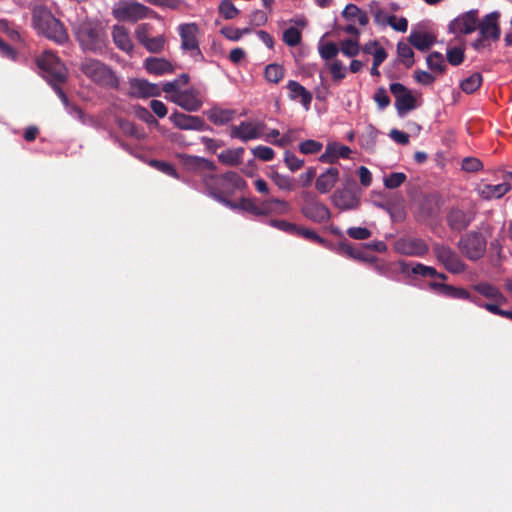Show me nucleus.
Segmentation results:
<instances>
[{
    "instance_id": "9",
    "label": "nucleus",
    "mask_w": 512,
    "mask_h": 512,
    "mask_svg": "<svg viewBox=\"0 0 512 512\" xmlns=\"http://www.w3.org/2000/svg\"><path fill=\"white\" fill-rule=\"evenodd\" d=\"M178 33L181 39V49L189 52L192 57H200L198 25L195 23L181 24L178 26Z\"/></svg>"
},
{
    "instance_id": "30",
    "label": "nucleus",
    "mask_w": 512,
    "mask_h": 512,
    "mask_svg": "<svg viewBox=\"0 0 512 512\" xmlns=\"http://www.w3.org/2000/svg\"><path fill=\"white\" fill-rule=\"evenodd\" d=\"M433 287L441 288L443 290V292L445 293V295H447L448 297L469 300V301L475 303L479 307H480V305H482L481 302L479 301V299L472 297L471 294L466 289L458 288V287H454V286H450V285H445V284H433Z\"/></svg>"
},
{
    "instance_id": "41",
    "label": "nucleus",
    "mask_w": 512,
    "mask_h": 512,
    "mask_svg": "<svg viewBox=\"0 0 512 512\" xmlns=\"http://www.w3.org/2000/svg\"><path fill=\"white\" fill-rule=\"evenodd\" d=\"M322 148L323 145L321 142L312 139L305 140L299 144L300 152L305 155L316 154L320 152Z\"/></svg>"
},
{
    "instance_id": "63",
    "label": "nucleus",
    "mask_w": 512,
    "mask_h": 512,
    "mask_svg": "<svg viewBox=\"0 0 512 512\" xmlns=\"http://www.w3.org/2000/svg\"><path fill=\"white\" fill-rule=\"evenodd\" d=\"M295 231L299 235L303 236L306 239H309V240H312V241H315V242H318V243H323L324 242L323 238H321L315 231H313L311 229L297 228L296 227Z\"/></svg>"
},
{
    "instance_id": "45",
    "label": "nucleus",
    "mask_w": 512,
    "mask_h": 512,
    "mask_svg": "<svg viewBox=\"0 0 512 512\" xmlns=\"http://www.w3.org/2000/svg\"><path fill=\"white\" fill-rule=\"evenodd\" d=\"M284 162L287 168L292 172H295L304 166V160L299 159L296 155L289 151H286L284 154Z\"/></svg>"
},
{
    "instance_id": "24",
    "label": "nucleus",
    "mask_w": 512,
    "mask_h": 512,
    "mask_svg": "<svg viewBox=\"0 0 512 512\" xmlns=\"http://www.w3.org/2000/svg\"><path fill=\"white\" fill-rule=\"evenodd\" d=\"M288 96L293 101H299L305 109H308L311 101L312 94L300 83L294 80H290L287 83Z\"/></svg>"
},
{
    "instance_id": "23",
    "label": "nucleus",
    "mask_w": 512,
    "mask_h": 512,
    "mask_svg": "<svg viewBox=\"0 0 512 512\" xmlns=\"http://www.w3.org/2000/svg\"><path fill=\"white\" fill-rule=\"evenodd\" d=\"M351 154V149L348 146L331 143L326 147L325 152L319 157L323 163L334 164L339 158H348Z\"/></svg>"
},
{
    "instance_id": "40",
    "label": "nucleus",
    "mask_w": 512,
    "mask_h": 512,
    "mask_svg": "<svg viewBox=\"0 0 512 512\" xmlns=\"http://www.w3.org/2000/svg\"><path fill=\"white\" fill-rule=\"evenodd\" d=\"M426 61L428 67L433 71L442 73L445 69V61L441 53L433 52L429 54Z\"/></svg>"
},
{
    "instance_id": "49",
    "label": "nucleus",
    "mask_w": 512,
    "mask_h": 512,
    "mask_svg": "<svg viewBox=\"0 0 512 512\" xmlns=\"http://www.w3.org/2000/svg\"><path fill=\"white\" fill-rule=\"evenodd\" d=\"M329 70L336 81H341L346 76V68L340 61H333L329 64Z\"/></svg>"
},
{
    "instance_id": "31",
    "label": "nucleus",
    "mask_w": 512,
    "mask_h": 512,
    "mask_svg": "<svg viewBox=\"0 0 512 512\" xmlns=\"http://www.w3.org/2000/svg\"><path fill=\"white\" fill-rule=\"evenodd\" d=\"M342 16L348 21L359 23L361 26H366L369 22L367 13L355 4L346 5L342 11Z\"/></svg>"
},
{
    "instance_id": "39",
    "label": "nucleus",
    "mask_w": 512,
    "mask_h": 512,
    "mask_svg": "<svg viewBox=\"0 0 512 512\" xmlns=\"http://www.w3.org/2000/svg\"><path fill=\"white\" fill-rule=\"evenodd\" d=\"M318 52L323 59L330 60L337 56L339 48L333 42L320 41L318 44Z\"/></svg>"
},
{
    "instance_id": "4",
    "label": "nucleus",
    "mask_w": 512,
    "mask_h": 512,
    "mask_svg": "<svg viewBox=\"0 0 512 512\" xmlns=\"http://www.w3.org/2000/svg\"><path fill=\"white\" fill-rule=\"evenodd\" d=\"M113 16L118 21L136 22L138 20L155 17V13L141 3L129 0H120L112 9Z\"/></svg>"
},
{
    "instance_id": "50",
    "label": "nucleus",
    "mask_w": 512,
    "mask_h": 512,
    "mask_svg": "<svg viewBox=\"0 0 512 512\" xmlns=\"http://www.w3.org/2000/svg\"><path fill=\"white\" fill-rule=\"evenodd\" d=\"M464 51L460 47H453L447 51V60L451 65L457 66L463 62Z\"/></svg>"
},
{
    "instance_id": "56",
    "label": "nucleus",
    "mask_w": 512,
    "mask_h": 512,
    "mask_svg": "<svg viewBox=\"0 0 512 512\" xmlns=\"http://www.w3.org/2000/svg\"><path fill=\"white\" fill-rule=\"evenodd\" d=\"M412 273H414L416 275H421L424 277H434V276L438 275V272L436 271L435 268L426 266V265H423L420 263L416 264L412 268Z\"/></svg>"
},
{
    "instance_id": "15",
    "label": "nucleus",
    "mask_w": 512,
    "mask_h": 512,
    "mask_svg": "<svg viewBox=\"0 0 512 512\" xmlns=\"http://www.w3.org/2000/svg\"><path fill=\"white\" fill-rule=\"evenodd\" d=\"M499 13L493 12L478 24L481 39L477 42L476 46L484 45L487 40H498L500 37V27L498 25Z\"/></svg>"
},
{
    "instance_id": "48",
    "label": "nucleus",
    "mask_w": 512,
    "mask_h": 512,
    "mask_svg": "<svg viewBox=\"0 0 512 512\" xmlns=\"http://www.w3.org/2000/svg\"><path fill=\"white\" fill-rule=\"evenodd\" d=\"M406 180V175L401 172L392 173L390 176L384 179V185L386 188L395 189L402 185Z\"/></svg>"
},
{
    "instance_id": "11",
    "label": "nucleus",
    "mask_w": 512,
    "mask_h": 512,
    "mask_svg": "<svg viewBox=\"0 0 512 512\" xmlns=\"http://www.w3.org/2000/svg\"><path fill=\"white\" fill-rule=\"evenodd\" d=\"M390 91L395 97V106L400 116L416 108V98L412 92L401 83H392Z\"/></svg>"
},
{
    "instance_id": "59",
    "label": "nucleus",
    "mask_w": 512,
    "mask_h": 512,
    "mask_svg": "<svg viewBox=\"0 0 512 512\" xmlns=\"http://www.w3.org/2000/svg\"><path fill=\"white\" fill-rule=\"evenodd\" d=\"M480 307L484 308L490 313L512 320V311L502 310L497 304H483L480 305Z\"/></svg>"
},
{
    "instance_id": "21",
    "label": "nucleus",
    "mask_w": 512,
    "mask_h": 512,
    "mask_svg": "<svg viewBox=\"0 0 512 512\" xmlns=\"http://www.w3.org/2000/svg\"><path fill=\"white\" fill-rule=\"evenodd\" d=\"M339 180V170L330 167L321 173L315 180V188L321 194L330 192Z\"/></svg>"
},
{
    "instance_id": "32",
    "label": "nucleus",
    "mask_w": 512,
    "mask_h": 512,
    "mask_svg": "<svg viewBox=\"0 0 512 512\" xmlns=\"http://www.w3.org/2000/svg\"><path fill=\"white\" fill-rule=\"evenodd\" d=\"M368 11L372 15L376 25L380 27L388 26L391 14H389L377 1H371L368 4Z\"/></svg>"
},
{
    "instance_id": "34",
    "label": "nucleus",
    "mask_w": 512,
    "mask_h": 512,
    "mask_svg": "<svg viewBox=\"0 0 512 512\" xmlns=\"http://www.w3.org/2000/svg\"><path fill=\"white\" fill-rule=\"evenodd\" d=\"M269 176L279 190L291 192L295 189V181L290 176L281 174L277 171L271 172Z\"/></svg>"
},
{
    "instance_id": "55",
    "label": "nucleus",
    "mask_w": 512,
    "mask_h": 512,
    "mask_svg": "<svg viewBox=\"0 0 512 512\" xmlns=\"http://www.w3.org/2000/svg\"><path fill=\"white\" fill-rule=\"evenodd\" d=\"M151 28V25L146 23L140 24L136 27L135 36L142 45L150 38L149 35Z\"/></svg>"
},
{
    "instance_id": "18",
    "label": "nucleus",
    "mask_w": 512,
    "mask_h": 512,
    "mask_svg": "<svg viewBox=\"0 0 512 512\" xmlns=\"http://www.w3.org/2000/svg\"><path fill=\"white\" fill-rule=\"evenodd\" d=\"M331 201L341 210H354L360 205L359 196L349 190H336L331 196Z\"/></svg>"
},
{
    "instance_id": "13",
    "label": "nucleus",
    "mask_w": 512,
    "mask_h": 512,
    "mask_svg": "<svg viewBox=\"0 0 512 512\" xmlns=\"http://www.w3.org/2000/svg\"><path fill=\"white\" fill-rule=\"evenodd\" d=\"M434 253L437 260L451 273L458 274L465 270V264L459 256L449 247L444 245H435Z\"/></svg>"
},
{
    "instance_id": "54",
    "label": "nucleus",
    "mask_w": 512,
    "mask_h": 512,
    "mask_svg": "<svg viewBox=\"0 0 512 512\" xmlns=\"http://www.w3.org/2000/svg\"><path fill=\"white\" fill-rule=\"evenodd\" d=\"M248 29H238L233 27H224L221 30V33L229 40L231 41H238L243 34L247 33Z\"/></svg>"
},
{
    "instance_id": "1",
    "label": "nucleus",
    "mask_w": 512,
    "mask_h": 512,
    "mask_svg": "<svg viewBox=\"0 0 512 512\" xmlns=\"http://www.w3.org/2000/svg\"><path fill=\"white\" fill-rule=\"evenodd\" d=\"M187 165L200 173L205 192L215 200L234 208L235 205L227 200V196L246 186L245 181L235 172L216 175V166L212 161L200 157H189Z\"/></svg>"
},
{
    "instance_id": "17",
    "label": "nucleus",
    "mask_w": 512,
    "mask_h": 512,
    "mask_svg": "<svg viewBox=\"0 0 512 512\" xmlns=\"http://www.w3.org/2000/svg\"><path fill=\"white\" fill-rule=\"evenodd\" d=\"M170 121L182 130L201 131L205 127V122L198 116L187 115L180 112H174L169 117Z\"/></svg>"
},
{
    "instance_id": "25",
    "label": "nucleus",
    "mask_w": 512,
    "mask_h": 512,
    "mask_svg": "<svg viewBox=\"0 0 512 512\" xmlns=\"http://www.w3.org/2000/svg\"><path fill=\"white\" fill-rule=\"evenodd\" d=\"M473 217L470 213L465 212L458 208L450 210L447 216V222L449 227L455 231H462L468 227Z\"/></svg>"
},
{
    "instance_id": "36",
    "label": "nucleus",
    "mask_w": 512,
    "mask_h": 512,
    "mask_svg": "<svg viewBox=\"0 0 512 512\" xmlns=\"http://www.w3.org/2000/svg\"><path fill=\"white\" fill-rule=\"evenodd\" d=\"M264 75L268 82L276 84L284 78L285 70L281 65L269 64L265 67Z\"/></svg>"
},
{
    "instance_id": "33",
    "label": "nucleus",
    "mask_w": 512,
    "mask_h": 512,
    "mask_svg": "<svg viewBox=\"0 0 512 512\" xmlns=\"http://www.w3.org/2000/svg\"><path fill=\"white\" fill-rule=\"evenodd\" d=\"M243 154V148L227 149L218 155V159L225 165L237 166L242 162Z\"/></svg>"
},
{
    "instance_id": "53",
    "label": "nucleus",
    "mask_w": 512,
    "mask_h": 512,
    "mask_svg": "<svg viewBox=\"0 0 512 512\" xmlns=\"http://www.w3.org/2000/svg\"><path fill=\"white\" fill-rule=\"evenodd\" d=\"M390 22H388V26L398 32H406L408 29V21L404 17H397L395 15H391Z\"/></svg>"
},
{
    "instance_id": "26",
    "label": "nucleus",
    "mask_w": 512,
    "mask_h": 512,
    "mask_svg": "<svg viewBox=\"0 0 512 512\" xmlns=\"http://www.w3.org/2000/svg\"><path fill=\"white\" fill-rule=\"evenodd\" d=\"M289 211V203L283 199L272 197L262 201V216L283 215Z\"/></svg>"
},
{
    "instance_id": "44",
    "label": "nucleus",
    "mask_w": 512,
    "mask_h": 512,
    "mask_svg": "<svg viewBox=\"0 0 512 512\" xmlns=\"http://www.w3.org/2000/svg\"><path fill=\"white\" fill-rule=\"evenodd\" d=\"M301 38V32L295 27H290L283 33V41L291 47L297 46Z\"/></svg>"
},
{
    "instance_id": "8",
    "label": "nucleus",
    "mask_w": 512,
    "mask_h": 512,
    "mask_svg": "<svg viewBox=\"0 0 512 512\" xmlns=\"http://www.w3.org/2000/svg\"><path fill=\"white\" fill-rule=\"evenodd\" d=\"M458 248L470 260H477L485 253L486 241L480 233L471 232L460 239Z\"/></svg>"
},
{
    "instance_id": "12",
    "label": "nucleus",
    "mask_w": 512,
    "mask_h": 512,
    "mask_svg": "<svg viewBox=\"0 0 512 512\" xmlns=\"http://www.w3.org/2000/svg\"><path fill=\"white\" fill-rule=\"evenodd\" d=\"M265 124L260 121H242L239 125L230 128V136L243 142L257 139L262 136Z\"/></svg>"
},
{
    "instance_id": "2",
    "label": "nucleus",
    "mask_w": 512,
    "mask_h": 512,
    "mask_svg": "<svg viewBox=\"0 0 512 512\" xmlns=\"http://www.w3.org/2000/svg\"><path fill=\"white\" fill-rule=\"evenodd\" d=\"M33 24L39 33L57 43H63L68 39L63 24L42 6L33 10Z\"/></svg>"
},
{
    "instance_id": "47",
    "label": "nucleus",
    "mask_w": 512,
    "mask_h": 512,
    "mask_svg": "<svg viewBox=\"0 0 512 512\" xmlns=\"http://www.w3.org/2000/svg\"><path fill=\"white\" fill-rule=\"evenodd\" d=\"M359 43L357 40L348 39L341 42V51L348 57L356 56L359 53Z\"/></svg>"
},
{
    "instance_id": "6",
    "label": "nucleus",
    "mask_w": 512,
    "mask_h": 512,
    "mask_svg": "<svg viewBox=\"0 0 512 512\" xmlns=\"http://www.w3.org/2000/svg\"><path fill=\"white\" fill-rule=\"evenodd\" d=\"M76 35L84 49L93 52L104 48V39L100 27L93 22H83L76 29Z\"/></svg>"
},
{
    "instance_id": "62",
    "label": "nucleus",
    "mask_w": 512,
    "mask_h": 512,
    "mask_svg": "<svg viewBox=\"0 0 512 512\" xmlns=\"http://www.w3.org/2000/svg\"><path fill=\"white\" fill-rule=\"evenodd\" d=\"M358 175L360 183L364 187H369L372 183V174L369 169L365 166H360L358 169Z\"/></svg>"
},
{
    "instance_id": "29",
    "label": "nucleus",
    "mask_w": 512,
    "mask_h": 512,
    "mask_svg": "<svg viewBox=\"0 0 512 512\" xmlns=\"http://www.w3.org/2000/svg\"><path fill=\"white\" fill-rule=\"evenodd\" d=\"M146 70L155 75H163L174 71L173 65L164 58L151 57L145 60Z\"/></svg>"
},
{
    "instance_id": "52",
    "label": "nucleus",
    "mask_w": 512,
    "mask_h": 512,
    "mask_svg": "<svg viewBox=\"0 0 512 512\" xmlns=\"http://www.w3.org/2000/svg\"><path fill=\"white\" fill-rule=\"evenodd\" d=\"M255 157L262 161H270L274 158V151L267 146H257L252 150Z\"/></svg>"
},
{
    "instance_id": "35",
    "label": "nucleus",
    "mask_w": 512,
    "mask_h": 512,
    "mask_svg": "<svg viewBox=\"0 0 512 512\" xmlns=\"http://www.w3.org/2000/svg\"><path fill=\"white\" fill-rule=\"evenodd\" d=\"M235 116V111L231 109L214 108L209 113V119L216 125H223L231 120Z\"/></svg>"
},
{
    "instance_id": "61",
    "label": "nucleus",
    "mask_w": 512,
    "mask_h": 512,
    "mask_svg": "<svg viewBox=\"0 0 512 512\" xmlns=\"http://www.w3.org/2000/svg\"><path fill=\"white\" fill-rule=\"evenodd\" d=\"M244 208L255 216H262V202L249 199L245 201Z\"/></svg>"
},
{
    "instance_id": "16",
    "label": "nucleus",
    "mask_w": 512,
    "mask_h": 512,
    "mask_svg": "<svg viewBox=\"0 0 512 512\" xmlns=\"http://www.w3.org/2000/svg\"><path fill=\"white\" fill-rule=\"evenodd\" d=\"M129 93L136 98H148L160 96L161 88L144 79L133 78L129 81Z\"/></svg>"
},
{
    "instance_id": "3",
    "label": "nucleus",
    "mask_w": 512,
    "mask_h": 512,
    "mask_svg": "<svg viewBox=\"0 0 512 512\" xmlns=\"http://www.w3.org/2000/svg\"><path fill=\"white\" fill-rule=\"evenodd\" d=\"M80 70L94 83L109 88H117L119 80L115 73L104 63L96 59H85Z\"/></svg>"
},
{
    "instance_id": "51",
    "label": "nucleus",
    "mask_w": 512,
    "mask_h": 512,
    "mask_svg": "<svg viewBox=\"0 0 512 512\" xmlns=\"http://www.w3.org/2000/svg\"><path fill=\"white\" fill-rule=\"evenodd\" d=\"M349 237L355 240H366L371 236V231L365 227H350L347 230Z\"/></svg>"
},
{
    "instance_id": "57",
    "label": "nucleus",
    "mask_w": 512,
    "mask_h": 512,
    "mask_svg": "<svg viewBox=\"0 0 512 512\" xmlns=\"http://www.w3.org/2000/svg\"><path fill=\"white\" fill-rule=\"evenodd\" d=\"M374 100L380 109H384L390 104V98L384 88L377 89L374 94Z\"/></svg>"
},
{
    "instance_id": "38",
    "label": "nucleus",
    "mask_w": 512,
    "mask_h": 512,
    "mask_svg": "<svg viewBox=\"0 0 512 512\" xmlns=\"http://www.w3.org/2000/svg\"><path fill=\"white\" fill-rule=\"evenodd\" d=\"M482 84V76L480 73H473L472 75H470L469 77H467L466 79H464L460 86H461V89L465 92V93H473L474 91H476Z\"/></svg>"
},
{
    "instance_id": "14",
    "label": "nucleus",
    "mask_w": 512,
    "mask_h": 512,
    "mask_svg": "<svg viewBox=\"0 0 512 512\" xmlns=\"http://www.w3.org/2000/svg\"><path fill=\"white\" fill-rule=\"evenodd\" d=\"M394 250L407 256H422L428 252L427 244L419 238L402 237L395 241Z\"/></svg>"
},
{
    "instance_id": "27",
    "label": "nucleus",
    "mask_w": 512,
    "mask_h": 512,
    "mask_svg": "<svg viewBox=\"0 0 512 512\" xmlns=\"http://www.w3.org/2000/svg\"><path fill=\"white\" fill-rule=\"evenodd\" d=\"M112 38L115 45L126 53L133 50V42L129 35V30L124 26L115 25L112 29Z\"/></svg>"
},
{
    "instance_id": "10",
    "label": "nucleus",
    "mask_w": 512,
    "mask_h": 512,
    "mask_svg": "<svg viewBox=\"0 0 512 512\" xmlns=\"http://www.w3.org/2000/svg\"><path fill=\"white\" fill-rule=\"evenodd\" d=\"M166 98L188 112L198 111L203 104L201 93L193 87Z\"/></svg>"
},
{
    "instance_id": "5",
    "label": "nucleus",
    "mask_w": 512,
    "mask_h": 512,
    "mask_svg": "<svg viewBox=\"0 0 512 512\" xmlns=\"http://www.w3.org/2000/svg\"><path fill=\"white\" fill-rule=\"evenodd\" d=\"M300 197L303 201L302 214L317 223L329 221L331 213L328 207L317 199V196L310 191H302Z\"/></svg>"
},
{
    "instance_id": "43",
    "label": "nucleus",
    "mask_w": 512,
    "mask_h": 512,
    "mask_svg": "<svg viewBox=\"0 0 512 512\" xmlns=\"http://www.w3.org/2000/svg\"><path fill=\"white\" fill-rule=\"evenodd\" d=\"M150 166L154 167L158 171L171 176L173 178H179L177 171L175 170L174 166L171 165L168 162L159 161V160H151L149 162Z\"/></svg>"
},
{
    "instance_id": "42",
    "label": "nucleus",
    "mask_w": 512,
    "mask_h": 512,
    "mask_svg": "<svg viewBox=\"0 0 512 512\" xmlns=\"http://www.w3.org/2000/svg\"><path fill=\"white\" fill-rule=\"evenodd\" d=\"M219 13L225 19L229 20L237 17L239 14V10L230 0H222V2L219 5Z\"/></svg>"
},
{
    "instance_id": "19",
    "label": "nucleus",
    "mask_w": 512,
    "mask_h": 512,
    "mask_svg": "<svg viewBox=\"0 0 512 512\" xmlns=\"http://www.w3.org/2000/svg\"><path fill=\"white\" fill-rule=\"evenodd\" d=\"M478 27L477 16L474 12H468L456 18L450 24V30L455 34H470Z\"/></svg>"
},
{
    "instance_id": "20",
    "label": "nucleus",
    "mask_w": 512,
    "mask_h": 512,
    "mask_svg": "<svg viewBox=\"0 0 512 512\" xmlns=\"http://www.w3.org/2000/svg\"><path fill=\"white\" fill-rule=\"evenodd\" d=\"M472 289L481 294L486 299L491 300L488 304H497L499 307L507 302L506 297L502 292L494 285L488 282H479L472 286Z\"/></svg>"
},
{
    "instance_id": "60",
    "label": "nucleus",
    "mask_w": 512,
    "mask_h": 512,
    "mask_svg": "<svg viewBox=\"0 0 512 512\" xmlns=\"http://www.w3.org/2000/svg\"><path fill=\"white\" fill-rule=\"evenodd\" d=\"M316 177V168L309 167L304 173L299 175V182L302 187H309Z\"/></svg>"
},
{
    "instance_id": "64",
    "label": "nucleus",
    "mask_w": 512,
    "mask_h": 512,
    "mask_svg": "<svg viewBox=\"0 0 512 512\" xmlns=\"http://www.w3.org/2000/svg\"><path fill=\"white\" fill-rule=\"evenodd\" d=\"M150 108L151 110L160 118H163L167 115V107L162 101L159 100H152L150 102Z\"/></svg>"
},
{
    "instance_id": "7",
    "label": "nucleus",
    "mask_w": 512,
    "mask_h": 512,
    "mask_svg": "<svg viewBox=\"0 0 512 512\" xmlns=\"http://www.w3.org/2000/svg\"><path fill=\"white\" fill-rule=\"evenodd\" d=\"M36 63L48 81L63 82L66 79L64 64L51 51H44L37 57Z\"/></svg>"
},
{
    "instance_id": "28",
    "label": "nucleus",
    "mask_w": 512,
    "mask_h": 512,
    "mask_svg": "<svg viewBox=\"0 0 512 512\" xmlns=\"http://www.w3.org/2000/svg\"><path fill=\"white\" fill-rule=\"evenodd\" d=\"M409 43L420 51L428 50L435 42V37L425 31H412L408 37Z\"/></svg>"
},
{
    "instance_id": "22",
    "label": "nucleus",
    "mask_w": 512,
    "mask_h": 512,
    "mask_svg": "<svg viewBox=\"0 0 512 512\" xmlns=\"http://www.w3.org/2000/svg\"><path fill=\"white\" fill-rule=\"evenodd\" d=\"M511 190V185L508 182H503L497 185L480 184L477 187V193L483 200L500 199Z\"/></svg>"
},
{
    "instance_id": "46",
    "label": "nucleus",
    "mask_w": 512,
    "mask_h": 512,
    "mask_svg": "<svg viewBox=\"0 0 512 512\" xmlns=\"http://www.w3.org/2000/svg\"><path fill=\"white\" fill-rule=\"evenodd\" d=\"M165 39L163 36L150 37L143 46L152 53H157L163 50Z\"/></svg>"
},
{
    "instance_id": "37",
    "label": "nucleus",
    "mask_w": 512,
    "mask_h": 512,
    "mask_svg": "<svg viewBox=\"0 0 512 512\" xmlns=\"http://www.w3.org/2000/svg\"><path fill=\"white\" fill-rule=\"evenodd\" d=\"M397 53L400 60L407 68H410L414 64V52L408 44L399 42L397 45Z\"/></svg>"
},
{
    "instance_id": "58",
    "label": "nucleus",
    "mask_w": 512,
    "mask_h": 512,
    "mask_svg": "<svg viewBox=\"0 0 512 512\" xmlns=\"http://www.w3.org/2000/svg\"><path fill=\"white\" fill-rule=\"evenodd\" d=\"M482 168V163L477 158H465L462 161V169L467 172H476L479 171Z\"/></svg>"
}]
</instances>
